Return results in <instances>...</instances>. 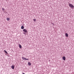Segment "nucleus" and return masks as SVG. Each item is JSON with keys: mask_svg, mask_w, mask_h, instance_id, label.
Masks as SVG:
<instances>
[{"mask_svg": "<svg viewBox=\"0 0 74 74\" xmlns=\"http://www.w3.org/2000/svg\"><path fill=\"white\" fill-rule=\"evenodd\" d=\"M62 59L63 60H66V57L63 56L62 58Z\"/></svg>", "mask_w": 74, "mask_h": 74, "instance_id": "nucleus-3", "label": "nucleus"}, {"mask_svg": "<svg viewBox=\"0 0 74 74\" xmlns=\"http://www.w3.org/2000/svg\"><path fill=\"white\" fill-rule=\"evenodd\" d=\"M11 68L12 69H14V68H15V66H14V65L12 66H11Z\"/></svg>", "mask_w": 74, "mask_h": 74, "instance_id": "nucleus-5", "label": "nucleus"}, {"mask_svg": "<svg viewBox=\"0 0 74 74\" xmlns=\"http://www.w3.org/2000/svg\"><path fill=\"white\" fill-rule=\"evenodd\" d=\"M23 31L25 32V33H27V30L26 29H24L23 30Z\"/></svg>", "mask_w": 74, "mask_h": 74, "instance_id": "nucleus-2", "label": "nucleus"}, {"mask_svg": "<svg viewBox=\"0 0 74 74\" xmlns=\"http://www.w3.org/2000/svg\"><path fill=\"white\" fill-rule=\"evenodd\" d=\"M65 36L66 37H68L69 36V35L68 34L66 33L65 34Z\"/></svg>", "mask_w": 74, "mask_h": 74, "instance_id": "nucleus-4", "label": "nucleus"}, {"mask_svg": "<svg viewBox=\"0 0 74 74\" xmlns=\"http://www.w3.org/2000/svg\"><path fill=\"white\" fill-rule=\"evenodd\" d=\"M33 21H34V22H35V21H36V19H33Z\"/></svg>", "mask_w": 74, "mask_h": 74, "instance_id": "nucleus-13", "label": "nucleus"}, {"mask_svg": "<svg viewBox=\"0 0 74 74\" xmlns=\"http://www.w3.org/2000/svg\"><path fill=\"white\" fill-rule=\"evenodd\" d=\"M28 65H29V66H31V64H32L30 62H29L28 63Z\"/></svg>", "mask_w": 74, "mask_h": 74, "instance_id": "nucleus-6", "label": "nucleus"}, {"mask_svg": "<svg viewBox=\"0 0 74 74\" xmlns=\"http://www.w3.org/2000/svg\"><path fill=\"white\" fill-rule=\"evenodd\" d=\"M2 10H3V11H4V10H5V9H4V8H2Z\"/></svg>", "mask_w": 74, "mask_h": 74, "instance_id": "nucleus-12", "label": "nucleus"}, {"mask_svg": "<svg viewBox=\"0 0 74 74\" xmlns=\"http://www.w3.org/2000/svg\"><path fill=\"white\" fill-rule=\"evenodd\" d=\"M21 29H24V26H22L21 27Z\"/></svg>", "mask_w": 74, "mask_h": 74, "instance_id": "nucleus-7", "label": "nucleus"}, {"mask_svg": "<svg viewBox=\"0 0 74 74\" xmlns=\"http://www.w3.org/2000/svg\"><path fill=\"white\" fill-rule=\"evenodd\" d=\"M19 46L20 48H22V46H21V45L19 44Z\"/></svg>", "mask_w": 74, "mask_h": 74, "instance_id": "nucleus-9", "label": "nucleus"}, {"mask_svg": "<svg viewBox=\"0 0 74 74\" xmlns=\"http://www.w3.org/2000/svg\"><path fill=\"white\" fill-rule=\"evenodd\" d=\"M7 21H10V18H7Z\"/></svg>", "mask_w": 74, "mask_h": 74, "instance_id": "nucleus-11", "label": "nucleus"}, {"mask_svg": "<svg viewBox=\"0 0 74 74\" xmlns=\"http://www.w3.org/2000/svg\"><path fill=\"white\" fill-rule=\"evenodd\" d=\"M4 52H5V53H6V54H7V53H7V51H6L4 50Z\"/></svg>", "mask_w": 74, "mask_h": 74, "instance_id": "nucleus-10", "label": "nucleus"}, {"mask_svg": "<svg viewBox=\"0 0 74 74\" xmlns=\"http://www.w3.org/2000/svg\"><path fill=\"white\" fill-rule=\"evenodd\" d=\"M25 60H28L29 59L25 58Z\"/></svg>", "mask_w": 74, "mask_h": 74, "instance_id": "nucleus-14", "label": "nucleus"}, {"mask_svg": "<svg viewBox=\"0 0 74 74\" xmlns=\"http://www.w3.org/2000/svg\"><path fill=\"white\" fill-rule=\"evenodd\" d=\"M22 59H23V60H25V59H26V58H24L23 57H22Z\"/></svg>", "mask_w": 74, "mask_h": 74, "instance_id": "nucleus-8", "label": "nucleus"}, {"mask_svg": "<svg viewBox=\"0 0 74 74\" xmlns=\"http://www.w3.org/2000/svg\"><path fill=\"white\" fill-rule=\"evenodd\" d=\"M69 7H70L71 8H74V5H73L72 4L69 3Z\"/></svg>", "mask_w": 74, "mask_h": 74, "instance_id": "nucleus-1", "label": "nucleus"}]
</instances>
